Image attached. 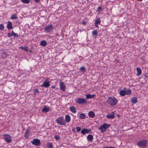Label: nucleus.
I'll use <instances>...</instances> for the list:
<instances>
[{"label": "nucleus", "mask_w": 148, "mask_h": 148, "mask_svg": "<svg viewBox=\"0 0 148 148\" xmlns=\"http://www.w3.org/2000/svg\"><path fill=\"white\" fill-rule=\"evenodd\" d=\"M82 23L84 25H85L86 24V22L84 20H82Z\"/></svg>", "instance_id": "obj_40"}, {"label": "nucleus", "mask_w": 148, "mask_h": 148, "mask_svg": "<svg viewBox=\"0 0 148 148\" xmlns=\"http://www.w3.org/2000/svg\"><path fill=\"white\" fill-rule=\"evenodd\" d=\"M118 101L117 99L114 97H108L107 100L108 103L111 106L116 105Z\"/></svg>", "instance_id": "obj_1"}, {"label": "nucleus", "mask_w": 148, "mask_h": 148, "mask_svg": "<svg viewBox=\"0 0 148 148\" xmlns=\"http://www.w3.org/2000/svg\"><path fill=\"white\" fill-rule=\"evenodd\" d=\"M88 116L90 118H93L95 116V114L92 111H90L88 113Z\"/></svg>", "instance_id": "obj_13"}, {"label": "nucleus", "mask_w": 148, "mask_h": 148, "mask_svg": "<svg viewBox=\"0 0 148 148\" xmlns=\"http://www.w3.org/2000/svg\"><path fill=\"white\" fill-rule=\"evenodd\" d=\"M53 27L51 24L46 26L44 27V31L46 33H50L53 31Z\"/></svg>", "instance_id": "obj_5"}, {"label": "nucleus", "mask_w": 148, "mask_h": 148, "mask_svg": "<svg viewBox=\"0 0 148 148\" xmlns=\"http://www.w3.org/2000/svg\"><path fill=\"white\" fill-rule=\"evenodd\" d=\"M93 138V136L91 134H89L87 137V138L88 141H92Z\"/></svg>", "instance_id": "obj_20"}, {"label": "nucleus", "mask_w": 148, "mask_h": 148, "mask_svg": "<svg viewBox=\"0 0 148 148\" xmlns=\"http://www.w3.org/2000/svg\"><path fill=\"white\" fill-rule=\"evenodd\" d=\"M86 117V115L85 114L83 113H81L80 114L79 118L82 119H85Z\"/></svg>", "instance_id": "obj_23"}, {"label": "nucleus", "mask_w": 148, "mask_h": 148, "mask_svg": "<svg viewBox=\"0 0 148 148\" xmlns=\"http://www.w3.org/2000/svg\"><path fill=\"white\" fill-rule=\"evenodd\" d=\"M50 86V82H43L42 85L40 86L41 87H44L45 88H48Z\"/></svg>", "instance_id": "obj_10"}, {"label": "nucleus", "mask_w": 148, "mask_h": 148, "mask_svg": "<svg viewBox=\"0 0 148 148\" xmlns=\"http://www.w3.org/2000/svg\"><path fill=\"white\" fill-rule=\"evenodd\" d=\"M18 17L16 16V14H13L11 16L10 18L12 19H17Z\"/></svg>", "instance_id": "obj_31"}, {"label": "nucleus", "mask_w": 148, "mask_h": 148, "mask_svg": "<svg viewBox=\"0 0 148 148\" xmlns=\"http://www.w3.org/2000/svg\"><path fill=\"white\" fill-rule=\"evenodd\" d=\"M79 58L80 59V60H82L83 57L81 56H79Z\"/></svg>", "instance_id": "obj_44"}, {"label": "nucleus", "mask_w": 148, "mask_h": 148, "mask_svg": "<svg viewBox=\"0 0 148 148\" xmlns=\"http://www.w3.org/2000/svg\"><path fill=\"white\" fill-rule=\"evenodd\" d=\"M44 82H50L49 81V78L48 77H46V79L44 81Z\"/></svg>", "instance_id": "obj_39"}, {"label": "nucleus", "mask_w": 148, "mask_h": 148, "mask_svg": "<svg viewBox=\"0 0 148 148\" xmlns=\"http://www.w3.org/2000/svg\"><path fill=\"white\" fill-rule=\"evenodd\" d=\"M101 23V20L100 18H99L96 19L95 21V24H98Z\"/></svg>", "instance_id": "obj_30"}, {"label": "nucleus", "mask_w": 148, "mask_h": 148, "mask_svg": "<svg viewBox=\"0 0 148 148\" xmlns=\"http://www.w3.org/2000/svg\"><path fill=\"white\" fill-rule=\"evenodd\" d=\"M31 143L33 145L36 146H39L41 145L40 141L38 139H34Z\"/></svg>", "instance_id": "obj_7"}, {"label": "nucleus", "mask_w": 148, "mask_h": 148, "mask_svg": "<svg viewBox=\"0 0 148 148\" xmlns=\"http://www.w3.org/2000/svg\"><path fill=\"white\" fill-rule=\"evenodd\" d=\"M7 27L8 29H13L12 25V23L9 21L7 24Z\"/></svg>", "instance_id": "obj_17"}, {"label": "nucleus", "mask_w": 148, "mask_h": 148, "mask_svg": "<svg viewBox=\"0 0 148 148\" xmlns=\"http://www.w3.org/2000/svg\"><path fill=\"white\" fill-rule=\"evenodd\" d=\"M21 1L23 3H29L30 0H21Z\"/></svg>", "instance_id": "obj_33"}, {"label": "nucleus", "mask_w": 148, "mask_h": 148, "mask_svg": "<svg viewBox=\"0 0 148 148\" xmlns=\"http://www.w3.org/2000/svg\"><path fill=\"white\" fill-rule=\"evenodd\" d=\"M29 52H32V51L30 50L29 51Z\"/></svg>", "instance_id": "obj_51"}, {"label": "nucleus", "mask_w": 148, "mask_h": 148, "mask_svg": "<svg viewBox=\"0 0 148 148\" xmlns=\"http://www.w3.org/2000/svg\"><path fill=\"white\" fill-rule=\"evenodd\" d=\"M69 109L73 113H75L76 112V108L74 106L70 107Z\"/></svg>", "instance_id": "obj_18"}, {"label": "nucleus", "mask_w": 148, "mask_h": 148, "mask_svg": "<svg viewBox=\"0 0 148 148\" xmlns=\"http://www.w3.org/2000/svg\"><path fill=\"white\" fill-rule=\"evenodd\" d=\"M50 110L49 108L47 106H45L42 110V112H49Z\"/></svg>", "instance_id": "obj_12"}, {"label": "nucleus", "mask_w": 148, "mask_h": 148, "mask_svg": "<svg viewBox=\"0 0 148 148\" xmlns=\"http://www.w3.org/2000/svg\"><path fill=\"white\" fill-rule=\"evenodd\" d=\"M54 138L56 140H58L60 139V137L58 135H55L54 136Z\"/></svg>", "instance_id": "obj_36"}, {"label": "nucleus", "mask_w": 148, "mask_h": 148, "mask_svg": "<svg viewBox=\"0 0 148 148\" xmlns=\"http://www.w3.org/2000/svg\"><path fill=\"white\" fill-rule=\"evenodd\" d=\"M101 9V8L100 7V6H99L98 8L97 9Z\"/></svg>", "instance_id": "obj_46"}, {"label": "nucleus", "mask_w": 148, "mask_h": 148, "mask_svg": "<svg viewBox=\"0 0 148 148\" xmlns=\"http://www.w3.org/2000/svg\"><path fill=\"white\" fill-rule=\"evenodd\" d=\"M75 101L79 104L86 103L87 102V101L85 99L79 97L77 98Z\"/></svg>", "instance_id": "obj_6"}, {"label": "nucleus", "mask_w": 148, "mask_h": 148, "mask_svg": "<svg viewBox=\"0 0 148 148\" xmlns=\"http://www.w3.org/2000/svg\"><path fill=\"white\" fill-rule=\"evenodd\" d=\"M7 54L5 52H4L3 53L2 55V57L3 58H5L7 56Z\"/></svg>", "instance_id": "obj_34"}, {"label": "nucleus", "mask_w": 148, "mask_h": 148, "mask_svg": "<svg viewBox=\"0 0 148 148\" xmlns=\"http://www.w3.org/2000/svg\"><path fill=\"white\" fill-rule=\"evenodd\" d=\"M103 148H108V146H107V147H104Z\"/></svg>", "instance_id": "obj_49"}, {"label": "nucleus", "mask_w": 148, "mask_h": 148, "mask_svg": "<svg viewBox=\"0 0 148 148\" xmlns=\"http://www.w3.org/2000/svg\"><path fill=\"white\" fill-rule=\"evenodd\" d=\"M147 140L144 139L138 141L137 143V145L138 147L141 148H145L147 146Z\"/></svg>", "instance_id": "obj_2"}, {"label": "nucleus", "mask_w": 148, "mask_h": 148, "mask_svg": "<svg viewBox=\"0 0 148 148\" xmlns=\"http://www.w3.org/2000/svg\"><path fill=\"white\" fill-rule=\"evenodd\" d=\"M80 69L84 71L85 70V68L84 66H82L80 68Z\"/></svg>", "instance_id": "obj_38"}, {"label": "nucleus", "mask_w": 148, "mask_h": 148, "mask_svg": "<svg viewBox=\"0 0 148 148\" xmlns=\"http://www.w3.org/2000/svg\"><path fill=\"white\" fill-rule=\"evenodd\" d=\"M71 120V118L69 115H66L65 116V121L67 123H69Z\"/></svg>", "instance_id": "obj_15"}, {"label": "nucleus", "mask_w": 148, "mask_h": 148, "mask_svg": "<svg viewBox=\"0 0 148 148\" xmlns=\"http://www.w3.org/2000/svg\"><path fill=\"white\" fill-rule=\"evenodd\" d=\"M29 136V132L28 130H26L25 134L24 136L26 138H28V137Z\"/></svg>", "instance_id": "obj_25"}, {"label": "nucleus", "mask_w": 148, "mask_h": 148, "mask_svg": "<svg viewBox=\"0 0 148 148\" xmlns=\"http://www.w3.org/2000/svg\"><path fill=\"white\" fill-rule=\"evenodd\" d=\"M36 92L37 93H39V91L38 88L34 90V94L36 95Z\"/></svg>", "instance_id": "obj_37"}, {"label": "nucleus", "mask_w": 148, "mask_h": 148, "mask_svg": "<svg viewBox=\"0 0 148 148\" xmlns=\"http://www.w3.org/2000/svg\"><path fill=\"white\" fill-rule=\"evenodd\" d=\"M124 89L126 91V95H130L131 94L132 91L131 90L129 89L127 90L126 88H125Z\"/></svg>", "instance_id": "obj_21"}, {"label": "nucleus", "mask_w": 148, "mask_h": 148, "mask_svg": "<svg viewBox=\"0 0 148 148\" xmlns=\"http://www.w3.org/2000/svg\"><path fill=\"white\" fill-rule=\"evenodd\" d=\"M76 129L77 130V131H79L81 130V128L80 127H77Z\"/></svg>", "instance_id": "obj_41"}, {"label": "nucleus", "mask_w": 148, "mask_h": 148, "mask_svg": "<svg viewBox=\"0 0 148 148\" xmlns=\"http://www.w3.org/2000/svg\"><path fill=\"white\" fill-rule=\"evenodd\" d=\"M64 117L63 116L59 117L56 119L57 123L60 125H65L66 123L64 120Z\"/></svg>", "instance_id": "obj_4"}, {"label": "nucleus", "mask_w": 148, "mask_h": 148, "mask_svg": "<svg viewBox=\"0 0 148 148\" xmlns=\"http://www.w3.org/2000/svg\"><path fill=\"white\" fill-rule=\"evenodd\" d=\"M8 36L9 37H10L11 36H12L11 35V33L10 34V33H8Z\"/></svg>", "instance_id": "obj_42"}, {"label": "nucleus", "mask_w": 148, "mask_h": 148, "mask_svg": "<svg viewBox=\"0 0 148 148\" xmlns=\"http://www.w3.org/2000/svg\"><path fill=\"white\" fill-rule=\"evenodd\" d=\"M3 137L6 141L9 143L11 142L12 139L11 136L8 134H4L3 135Z\"/></svg>", "instance_id": "obj_8"}, {"label": "nucleus", "mask_w": 148, "mask_h": 148, "mask_svg": "<svg viewBox=\"0 0 148 148\" xmlns=\"http://www.w3.org/2000/svg\"><path fill=\"white\" fill-rule=\"evenodd\" d=\"M20 48L21 49L24 50L27 52L28 51V48L27 47V46L23 47V46H21V47H20Z\"/></svg>", "instance_id": "obj_27"}, {"label": "nucleus", "mask_w": 148, "mask_h": 148, "mask_svg": "<svg viewBox=\"0 0 148 148\" xmlns=\"http://www.w3.org/2000/svg\"><path fill=\"white\" fill-rule=\"evenodd\" d=\"M92 34L93 36H95L97 35L98 33L96 30H94L93 31Z\"/></svg>", "instance_id": "obj_32"}, {"label": "nucleus", "mask_w": 148, "mask_h": 148, "mask_svg": "<svg viewBox=\"0 0 148 148\" xmlns=\"http://www.w3.org/2000/svg\"><path fill=\"white\" fill-rule=\"evenodd\" d=\"M52 88H56V86H53L51 87Z\"/></svg>", "instance_id": "obj_47"}, {"label": "nucleus", "mask_w": 148, "mask_h": 148, "mask_svg": "<svg viewBox=\"0 0 148 148\" xmlns=\"http://www.w3.org/2000/svg\"><path fill=\"white\" fill-rule=\"evenodd\" d=\"M115 113L112 112L111 114H109L106 115L107 118L108 119H112L114 117Z\"/></svg>", "instance_id": "obj_11"}, {"label": "nucleus", "mask_w": 148, "mask_h": 148, "mask_svg": "<svg viewBox=\"0 0 148 148\" xmlns=\"http://www.w3.org/2000/svg\"><path fill=\"white\" fill-rule=\"evenodd\" d=\"M40 45L42 46L45 47L47 45V42L45 40H42L41 41Z\"/></svg>", "instance_id": "obj_19"}, {"label": "nucleus", "mask_w": 148, "mask_h": 148, "mask_svg": "<svg viewBox=\"0 0 148 148\" xmlns=\"http://www.w3.org/2000/svg\"><path fill=\"white\" fill-rule=\"evenodd\" d=\"M110 126V124H108L106 123H104L103 124L99 127V130L101 131V133L105 132Z\"/></svg>", "instance_id": "obj_3"}, {"label": "nucleus", "mask_w": 148, "mask_h": 148, "mask_svg": "<svg viewBox=\"0 0 148 148\" xmlns=\"http://www.w3.org/2000/svg\"><path fill=\"white\" fill-rule=\"evenodd\" d=\"M36 2H39L40 0H34Z\"/></svg>", "instance_id": "obj_43"}, {"label": "nucleus", "mask_w": 148, "mask_h": 148, "mask_svg": "<svg viewBox=\"0 0 148 148\" xmlns=\"http://www.w3.org/2000/svg\"><path fill=\"white\" fill-rule=\"evenodd\" d=\"M109 148H115L114 147H109Z\"/></svg>", "instance_id": "obj_48"}, {"label": "nucleus", "mask_w": 148, "mask_h": 148, "mask_svg": "<svg viewBox=\"0 0 148 148\" xmlns=\"http://www.w3.org/2000/svg\"><path fill=\"white\" fill-rule=\"evenodd\" d=\"M117 62H119V60H117Z\"/></svg>", "instance_id": "obj_50"}, {"label": "nucleus", "mask_w": 148, "mask_h": 148, "mask_svg": "<svg viewBox=\"0 0 148 148\" xmlns=\"http://www.w3.org/2000/svg\"><path fill=\"white\" fill-rule=\"evenodd\" d=\"M74 130H73V129H72V131H73Z\"/></svg>", "instance_id": "obj_53"}, {"label": "nucleus", "mask_w": 148, "mask_h": 148, "mask_svg": "<svg viewBox=\"0 0 148 148\" xmlns=\"http://www.w3.org/2000/svg\"><path fill=\"white\" fill-rule=\"evenodd\" d=\"M60 88L63 91H64L66 89V86L64 83L61 81L60 83Z\"/></svg>", "instance_id": "obj_9"}, {"label": "nucleus", "mask_w": 148, "mask_h": 148, "mask_svg": "<svg viewBox=\"0 0 148 148\" xmlns=\"http://www.w3.org/2000/svg\"><path fill=\"white\" fill-rule=\"evenodd\" d=\"M137 98L135 97H133L131 100L132 102L133 103H137Z\"/></svg>", "instance_id": "obj_24"}, {"label": "nucleus", "mask_w": 148, "mask_h": 148, "mask_svg": "<svg viewBox=\"0 0 148 148\" xmlns=\"http://www.w3.org/2000/svg\"><path fill=\"white\" fill-rule=\"evenodd\" d=\"M98 24H95V26L97 28H98L99 27L98 25Z\"/></svg>", "instance_id": "obj_45"}, {"label": "nucleus", "mask_w": 148, "mask_h": 148, "mask_svg": "<svg viewBox=\"0 0 148 148\" xmlns=\"http://www.w3.org/2000/svg\"><path fill=\"white\" fill-rule=\"evenodd\" d=\"M11 35L12 36H14L15 37H19L18 34L17 33H15L13 31H12L11 32Z\"/></svg>", "instance_id": "obj_26"}, {"label": "nucleus", "mask_w": 148, "mask_h": 148, "mask_svg": "<svg viewBox=\"0 0 148 148\" xmlns=\"http://www.w3.org/2000/svg\"><path fill=\"white\" fill-rule=\"evenodd\" d=\"M96 95H91L90 94H88L86 95V98L87 99H89L91 98H93Z\"/></svg>", "instance_id": "obj_14"}, {"label": "nucleus", "mask_w": 148, "mask_h": 148, "mask_svg": "<svg viewBox=\"0 0 148 148\" xmlns=\"http://www.w3.org/2000/svg\"><path fill=\"white\" fill-rule=\"evenodd\" d=\"M120 94L122 96H124L126 95V91L125 90H122L120 92Z\"/></svg>", "instance_id": "obj_22"}, {"label": "nucleus", "mask_w": 148, "mask_h": 148, "mask_svg": "<svg viewBox=\"0 0 148 148\" xmlns=\"http://www.w3.org/2000/svg\"><path fill=\"white\" fill-rule=\"evenodd\" d=\"M47 146L48 148H53V146L51 143H48L47 144Z\"/></svg>", "instance_id": "obj_28"}, {"label": "nucleus", "mask_w": 148, "mask_h": 148, "mask_svg": "<svg viewBox=\"0 0 148 148\" xmlns=\"http://www.w3.org/2000/svg\"><path fill=\"white\" fill-rule=\"evenodd\" d=\"M99 10L97 12L99 11V12L100 11H99Z\"/></svg>", "instance_id": "obj_52"}, {"label": "nucleus", "mask_w": 148, "mask_h": 148, "mask_svg": "<svg viewBox=\"0 0 148 148\" xmlns=\"http://www.w3.org/2000/svg\"><path fill=\"white\" fill-rule=\"evenodd\" d=\"M136 69L137 72L136 75L138 76L141 75L142 73L141 69L140 68L138 67Z\"/></svg>", "instance_id": "obj_16"}, {"label": "nucleus", "mask_w": 148, "mask_h": 148, "mask_svg": "<svg viewBox=\"0 0 148 148\" xmlns=\"http://www.w3.org/2000/svg\"><path fill=\"white\" fill-rule=\"evenodd\" d=\"M4 29V26L2 24L0 25V29L1 30H3Z\"/></svg>", "instance_id": "obj_35"}, {"label": "nucleus", "mask_w": 148, "mask_h": 148, "mask_svg": "<svg viewBox=\"0 0 148 148\" xmlns=\"http://www.w3.org/2000/svg\"><path fill=\"white\" fill-rule=\"evenodd\" d=\"M88 132V130L86 129H83L81 131V133L83 134H84Z\"/></svg>", "instance_id": "obj_29"}]
</instances>
